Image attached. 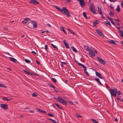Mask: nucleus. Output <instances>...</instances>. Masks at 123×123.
Instances as JSON below:
<instances>
[{"mask_svg":"<svg viewBox=\"0 0 123 123\" xmlns=\"http://www.w3.org/2000/svg\"><path fill=\"white\" fill-rule=\"evenodd\" d=\"M54 7L57 9L59 11L65 14L67 17H69L70 16V15L68 10L66 9L65 7H63L62 9H61L60 8H59L57 6H54Z\"/></svg>","mask_w":123,"mask_h":123,"instance_id":"1","label":"nucleus"},{"mask_svg":"<svg viewBox=\"0 0 123 123\" xmlns=\"http://www.w3.org/2000/svg\"><path fill=\"white\" fill-rule=\"evenodd\" d=\"M113 88L114 89H109V90L110 91L111 97H112V96H113L115 97H116L117 95L116 93L117 92V89L115 87H114Z\"/></svg>","mask_w":123,"mask_h":123,"instance_id":"2","label":"nucleus"},{"mask_svg":"<svg viewBox=\"0 0 123 123\" xmlns=\"http://www.w3.org/2000/svg\"><path fill=\"white\" fill-rule=\"evenodd\" d=\"M90 11L94 14L96 13V11L94 4L93 3H92L90 6Z\"/></svg>","mask_w":123,"mask_h":123,"instance_id":"3","label":"nucleus"},{"mask_svg":"<svg viewBox=\"0 0 123 123\" xmlns=\"http://www.w3.org/2000/svg\"><path fill=\"white\" fill-rule=\"evenodd\" d=\"M96 31L97 32L98 35L102 37H105L103 33L101 32L99 30L97 29L96 30Z\"/></svg>","mask_w":123,"mask_h":123,"instance_id":"4","label":"nucleus"},{"mask_svg":"<svg viewBox=\"0 0 123 123\" xmlns=\"http://www.w3.org/2000/svg\"><path fill=\"white\" fill-rule=\"evenodd\" d=\"M59 102L65 105H67V102L65 100L63 99L62 98L60 100Z\"/></svg>","mask_w":123,"mask_h":123,"instance_id":"5","label":"nucleus"},{"mask_svg":"<svg viewBox=\"0 0 123 123\" xmlns=\"http://www.w3.org/2000/svg\"><path fill=\"white\" fill-rule=\"evenodd\" d=\"M29 3L34 5H36L39 4V2L36 0H31L29 2Z\"/></svg>","mask_w":123,"mask_h":123,"instance_id":"6","label":"nucleus"},{"mask_svg":"<svg viewBox=\"0 0 123 123\" xmlns=\"http://www.w3.org/2000/svg\"><path fill=\"white\" fill-rule=\"evenodd\" d=\"M98 59L99 60V62L102 64L105 65L106 63V62L105 60L102 59L100 57H97Z\"/></svg>","mask_w":123,"mask_h":123,"instance_id":"7","label":"nucleus"},{"mask_svg":"<svg viewBox=\"0 0 123 123\" xmlns=\"http://www.w3.org/2000/svg\"><path fill=\"white\" fill-rule=\"evenodd\" d=\"M0 106L3 108V110H7L8 109V108L7 105L6 104H0Z\"/></svg>","mask_w":123,"mask_h":123,"instance_id":"8","label":"nucleus"},{"mask_svg":"<svg viewBox=\"0 0 123 123\" xmlns=\"http://www.w3.org/2000/svg\"><path fill=\"white\" fill-rule=\"evenodd\" d=\"M78 0L79 2L80 5L81 7L84 6L85 5V3L84 0Z\"/></svg>","mask_w":123,"mask_h":123,"instance_id":"9","label":"nucleus"},{"mask_svg":"<svg viewBox=\"0 0 123 123\" xmlns=\"http://www.w3.org/2000/svg\"><path fill=\"white\" fill-rule=\"evenodd\" d=\"M95 74L97 76L101 79H104L105 78L104 77H102L100 74L98 72H95Z\"/></svg>","mask_w":123,"mask_h":123,"instance_id":"10","label":"nucleus"},{"mask_svg":"<svg viewBox=\"0 0 123 123\" xmlns=\"http://www.w3.org/2000/svg\"><path fill=\"white\" fill-rule=\"evenodd\" d=\"M81 65L82 66V67L84 68V71L85 74H86L87 76H89V75L86 71V67L84 65Z\"/></svg>","mask_w":123,"mask_h":123,"instance_id":"11","label":"nucleus"},{"mask_svg":"<svg viewBox=\"0 0 123 123\" xmlns=\"http://www.w3.org/2000/svg\"><path fill=\"white\" fill-rule=\"evenodd\" d=\"M97 7L98 9V13L101 14V15H103L100 6H98Z\"/></svg>","mask_w":123,"mask_h":123,"instance_id":"12","label":"nucleus"},{"mask_svg":"<svg viewBox=\"0 0 123 123\" xmlns=\"http://www.w3.org/2000/svg\"><path fill=\"white\" fill-rule=\"evenodd\" d=\"M63 42L66 47L67 49H69V45L66 42V40H64Z\"/></svg>","mask_w":123,"mask_h":123,"instance_id":"13","label":"nucleus"},{"mask_svg":"<svg viewBox=\"0 0 123 123\" xmlns=\"http://www.w3.org/2000/svg\"><path fill=\"white\" fill-rule=\"evenodd\" d=\"M31 23L33 25V27H34L35 28H36L37 26V25L36 22H34V21H33L31 22Z\"/></svg>","mask_w":123,"mask_h":123,"instance_id":"14","label":"nucleus"},{"mask_svg":"<svg viewBox=\"0 0 123 123\" xmlns=\"http://www.w3.org/2000/svg\"><path fill=\"white\" fill-rule=\"evenodd\" d=\"M84 49L86 50H87L88 51H90L91 50V49L88 46H84Z\"/></svg>","mask_w":123,"mask_h":123,"instance_id":"15","label":"nucleus"},{"mask_svg":"<svg viewBox=\"0 0 123 123\" xmlns=\"http://www.w3.org/2000/svg\"><path fill=\"white\" fill-rule=\"evenodd\" d=\"M95 80L98 82L100 85H103L102 84V83L99 80V79L98 78H96L94 79Z\"/></svg>","mask_w":123,"mask_h":123,"instance_id":"16","label":"nucleus"},{"mask_svg":"<svg viewBox=\"0 0 123 123\" xmlns=\"http://www.w3.org/2000/svg\"><path fill=\"white\" fill-rule=\"evenodd\" d=\"M9 58L11 60L12 62L15 63H16L17 62H16L15 61H17L15 59V58H13L12 57H10Z\"/></svg>","mask_w":123,"mask_h":123,"instance_id":"17","label":"nucleus"},{"mask_svg":"<svg viewBox=\"0 0 123 123\" xmlns=\"http://www.w3.org/2000/svg\"><path fill=\"white\" fill-rule=\"evenodd\" d=\"M89 52V54H90L92 56L94 57L95 55V54L93 53L92 51H90Z\"/></svg>","mask_w":123,"mask_h":123,"instance_id":"18","label":"nucleus"},{"mask_svg":"<svg viewBox=\"0 0 123 123\" xmlns=\"http://www.w3.org/2000/svg\"><path fill=\"white\" fill-rule=\"evenodd\" d=\"M109 43L113 44L115 45H116V43L114 42V41L112 40H111L110 41H108Z\"/></svg>","mask_w":123,"mask_h":123,"instance_id":"19","label":"nucleus"},{"mask_svg":"<svg viewBox=\"0 0 123 123\" xmlns=\"http://www.w3.org/2000/svg\"><path fill=\"white\" fill-rule=\"evenodd\" d=\"M2 98L4 100L9 101L11 100L10 98H7V97H3Z\"/></svg>","mask_w":123,"mask_h":123,"instance_id":"20","label":"nucleus"},{"mask_svg":"<svg viewBox=\"0 0 123 123\" xmlns=\"http://www.w3.org/2000/svg\"><path fill=\"white\" fill-rule=\"evenodd\" d=\"M116 10L118 12H120V7L119 5H118L117 6V8L116 9Z\"/></svg>","mask_w":123,"mask_h":123,"instance_id":"21","label":"nucleus"},{"mask_svg":"<svg viewBox=\"0 0 123 123\" xmlns=\"http://www.w3.org/2000/svg\"><path fill=\"white\" fill-rule=\"evenodd\" d=\"M73 51L75 53H77L78 52V51L74 47H72L71 48Z\"/></svg>","mask_w":123,"mask_h":123,"instance_id":"22","label":"nucleus"},{"mask_svg":"<svg viewBox=\"0 0 123 123\" xmlns=\"http://www.w3.org/2000/svg\"><path fill=\"white\" fill-rule=\"evenodd\" d=\"M25 72V73L26 74H27L29 75H32L33 74H31L28 71L25 70H23Z\"/></svg>","mask_w":123,"mask_h":123,"instance_id":"23","label":"nucleus"},{"mask_svg":"<svg viewBox=\"0 0 123 123\" xmlns=\"http://www.w3.org/2000/svg\"><path fill=\"white\" fill-rule=\"evenodd\" d=\"M49 86L50 87L53 88L54 89H55L56 88L55 87L53 86L52 84H49Z\"/></svg>","mask_w":123,"mask_h":123,"instance_id":"24","label":"nucleus"},{"mask_svg":"<svg viewBox=\"0 0 123 123\" xmlns=\"http://www.w3.org/2000/svg\"><path fill=\"white\" fill-rule=\"evenodd\" d=\"M51 45L52 47H53L54 48H55L56 49H57V50H58V49L57 47L56 46L54 45L53 44L51 43Z\"/></svg>","mask_w":123,"mask_h":123,"instance_id":"25","label":"nucleus"},{"mask_svg":"<svg viewBox=\"0 0 123 123\" xmlns=\"http://www.w3.org/2000/svg\"><path fill=\"white\" fill-rule=\"evenodd\" d=\"M119 31V32L121 33L120 34V35L123 37V31H122L120 30Z\"/></svg>","mask_w":123,"mask_h":123,"instance_id":"26","label":"nucleus"},{"mask_svg":"<svg viewBox=\"0 0 123 123\" xmlns=\"http://www.w3.org/2000/svg\"><path fill=\"white\" fill-rule=\"evenodd\" d=\"M48 119L54 123H57L54 120L50 118H48Z\"/></svg>","mask_w":123,"mask_h":123,"instance_id":"27","label":"nucleus"},{"mask_svg":"<svg viewBox=\"0 0 123 123\" xmlns=\"http://www.w3.org/2000/svg\"><path fill=\"white\" fill-rule=\"evenodd\" d=\"M74 62H75V63H78V65H80V66H81V67H82V66L81 65H84L83 64H82L80 63H79V62H78L77 61H76V60H74Z\"/></svg>","mask_w":123,"mask_h":123,"instance_id":"28","label":"nucleus"},{"mask_svg":"<svg viewBox=\"0 0 123 123\" xmlns=\"http://www.w3.org/2000/svg\"><path fill=\"white\" fill-rule=\"evenodd\" d=\"M47 115L51 117H54V115L53 114H51V113H49L47 114Z\"/></svg>","mask_w":123,"mask_h":123,"instance_id":"29","label":"nucleus"},{"mask_svg":"<svg viewBox=\"0 0 123 123\" xmlns=\"http://www.w3.org/2000/svg\"><path fill=\"white\" fill-rule=\"evenodd\" d=\"M51 80L54 83H56V79L54 78H52L51 79Z\"/></svg>","mask_w":123,"mask_h":123,"instance_id":"30","label":"nucleus"},{"mask_svg":"<svg viewBox=\"0 0 123 123\" xmlns=\"http://www.w3.org/2000/svg\"><path fill=\"white\" fill-rule=\"evenodd\" d=\"M61 30L62 31H63L66 34H67V32H66V31L64 30V29L63 27H62V28H61Z\"/></svg>","mask_w":123,"mask_h":123,"instance_id":"31","label":"nucleus"},{"mask_svg":"<svg viewBox=\"0 0 123 123\" xmlns=\"http://www.w3.org/2000/svg\"><path fill=\"white\" fill-rule=\"evenodd\" d=\"M75 116L76 117H77L78 118H79V117H82L81 116H80V115H79V114L76 113L75 114Z\"/></svg>","mask_w":123,"mask_h":123,"instance_id":"32","label":"nucleus"},{"mask_svg":"<svg viewBox=\"0 0 123 123\" xmlns=\"http://www.w3.org/2000/svg\"><path fill=\"white\" fill-rule=\"evenodd\" d=\"M68 29L69 30V31L71 33H72L74 35H76V34L75 32L73 31H71V30H70L69 29Z\"/></svg>","mask_w":123,"mask_h":123,"instance_id":"33","label":"nucleus"},{"mask_svg":"<svg viewBox=\"0 0 123 123\" xmlns=\"http://www.w3.org/2000/svg\"><path fill=\"white\" fill-rule=\"evenodd\" d=\"M105 23L106 24H108V25H109L110 26H111V25L110 24V22L108 20H106L105 22Z\"/></svg>","mask_w":123,"mask_h":123,"instance_id":"34","label":"nucleus"},{"mask_svg":"<svg viewBox=\"0 0 123 123\" xmlns=\"http://www.w3.org/2000/svg\"><path fill=\"white\" fill-rule=\"evenodd\" d=\"M91 120L93 122L95 123H99L97 121L94 119H91Z\"/></svg>","mask_w":123,"mask_h":123,"instance_id":"35","label":"nucleus"},{"mask_svg":"<svg viewBox=\"0 0 123 123\" xmlns=\"http://www.w3.org/2000/svg\"><path fill=\"white\" fill-rule=\"evenodd\" d=\"M55 105H56V106L59 109H61V110H62V108L61 107H60L59 106V105H58L57 104H55Z\"/></svg>","mask_w":123,"mask_h":123,"instance_id":"36","label":"nucleus"},{"mask_svg":"<svg viewBox=\"0 0 123 123\" xmlns=\"http://www.w3.org/2000/svg\"><path fill=\"white\" fill-rule=\"evenodd\" d=\"M83 15L84 17L86 19H87V17L86 13L85 12H83Z\"/></svg>","mask_w":123,"mask_h":123,"instance_id":"37","label":"nucleus"},{"mask_svg":"<svg viewBox=\"0 0 123 123\" xmlns=\"http://www.w3.org/2000/svg\"><path fill=\"white\" fill-rule=\"evenodd\" d=\"M25 61L26 63H29L31 62V61L30 60L27 59H25Z\"/></svg>","mask_w":123,"mask_h":123,"instance_id":"38","label":"nucleus"},{"mask_svg":"<svg viewBox=\"0 0 123 123\" xmlns=\"http://www.w3.org/2000/svg\"><path fill=\"white\" fill-rule=\"evenodd\" d=\"M32 96L33 97H36L37 96V94L36 93H35V92L33 93L32 94Z\"/></svg>","mask_w":123,"mask_h":123,"instance_id":"39","label":"nucleus"},{"mask_svg":"<svg viewBox=\"0 0 123 123\" xmlns=\"http://www.w3.org/2000/svg\"><path fill=\"white\" fill-rule=\"evenodd\" d=\"M109 15L111 16L112 15V16H114V13L113 12H112L111 11H110Z\"/></svg>","mask_w":123,"mask_h":123,"instance_id":"40","label":"nucleus"},{"mask_svg":"<svg viewBox=\"0 0 123 123\" xmlns=\"http://www.w3.org/2000/svg\"><path fill=\"white\" fill-rule=\"evenodd\" d=\"M98 20H95L93 23V24H97L98 23Z\"/></svg>","mask_w":123,"mask_h":123,"instance_id":"41","label":"nucleus"},{"mask_svg":"<svg viewBox=\"0 0 123 123\" xmlns=\"http://www.w3.org/2000/svg\"><path fill=\"white\" fill-rule=\"evenodd\" d=\"M26 19H25L24 20L23 22V24H25L27 23Z\"/></svg>","mask_w":123,"mask_h":123,"instance_id":"42","label":"nucleus"},{"mask_svg":"<svg viewBox=\"0 0 123 123\" xmlns=\"http://www.w3.org/2000/svg\"><path fill=\"white\" fill-rule=\"evenodd\" d=\"M117 29H119L120 30H122V28L120 26H119V27H117Z\"/></svg>","mask_w":123,"mask_h":123,"instance_id":"43","label":"nucleus"},{"mask_svg":"<svg viewBox=\"0 0 123 123\" xmlns=\"http://www.w3.org/2000/svg\"><path fill=\"white\" fill-rule=\"evenodd\" d=\"M116 93L118 95H120L121 94L119 91L118 92L117 91V93Z\"/></svg>","mask_w":123,"mask_h":123,"instance_id":"44","label":"nucleus"},{"mask_svg":"<svg viewBox=\"0 0 123 123\" xmlns=\"http://www.w3.org/2000/svg\"><path fill=\"white\" fill-rule=\"evenodd\" d=\"M54 99H55L57 101L59 102H60V100L58 99V98H54Z\"/></svg>","mask_w":123,"mask_h":123,"instance_id":"45","label":"nucleus"},{"mask_svg":"<svg viewBox=\"0 0 123 123\" xmlns=\"http://www.w3.org/2000/svg\"><path fill=\"white\" fill-rule=\"evenodd\" d=\"M111 2H115L117 1V0H109Z\"/></svg>","mask_w":123,"mask_h":123,"instance_id":"46","label":"nucleus"},{"mask_svg":"<svg viewBox=\"0 0 123 123\" xmlns=\"http://www.w3.org/2000/svg\"><path fill=\"white\" fill-rule=\"evenodd\" d=\"M0 87H6L5 86H3V84L0 83Z\"/></svg>","mask_w":123,"mask_h":123,"instance_id":"47","label":"nucleus"},{"mask_svg":"<svg viewBox=\"0 0 123 123\" xmlns=\"http://www.w3.org/2000/svg\"><path fill=\"white\" fill-rule=\"evenodd\" d=\"M37 110L39 111V112H41V113H42V111H43V110H40V109H37Z\"/></svg>","mask_w":123,"mask_h":123,"instance_id":"48","label":"nucleus"},{"mask_svg":"<svg viewBox=\"0 0 123 123\" xmlns=\"http://www.w3.org/2000/svg\"><path fill=\"white\" fill-rule=\"evenodd\" d=\"M36 62L37 63L38 65H40V63L37 60H36Z\"/></svg>","mask_w":123,"mask_h":123,"instance_id":"49","label":"nucleus"},{"mask_svg":"<svg viewBox=\"0 0 123 123\" xmlns=\"http://www.w3.org/2000/svg\"><path fill=\"white\" fill-rule=\"evenodd\" d=\"M45 49L46 50H47V49H48V48L47 47V46L46 45H45Z\"/></svg>","mask_w":123,"mask_h":123,"instance_id":"50","label":"nucleus"},{"mask_svg":"<svg viewBox=\"0 0 123 123\" xmlns=\"http://www.w3.org/2000/svg\"><path fill=\"white\" fill-rule=\"evenodd\" d=\"M111 23L113 25H115V24L113 22V20H111Z\"/></svg>","mask_w":123,"mask_h":123,"instance_id":"51","label":"nucleus"},{"mask_svg":"<svg viewBox=\"0 0 123 123\" xmlns=\"http://www.w3.org/2000/svg\"><path fill=\"white\" fill-rule=\"evenodd\" d=\"M114 121H116L117 122H118V120H117V118H114Z\"/></svg>","mask_w":123,"mask_h":123,"instance_id":"52","label":"nucleus"},{"mask_svg":"<svg viewBox=\"0 0 123 123\" xmlns=\"http://www.w3.org/2000/svg\"><path fill=\"white\" fill-rule=\"evenodd\" d=\"M107 17L111 21V20H112V19L110 17H107Z\"/></svg>","mask_w":123,"mask_h":123,"instance_id":"53","label":"nucleus"},{"mask_svg":"<svg viewBox=\"0 0 123 123\" xmlns=\"http://www.w3.org/2000/svg\"><path fill=\"white\" fill-rule=\"evenodd\" d=\"M31 53H32L33 54H36V53L34 51H32V52H31Z\"/></svg>","mask_w":123,"mask_h":123,"instance_id":"54","label":"nucleus"},{"mask_svg":"<svg viewBox=\"0 0 123 123\" xmlns=\"http://www.w3.org/2000/svg\"><path fill=\"white\" fill-rule=\"evenodd\" d=\"M121 5L122 6H123V0H122L121 3Z\"/></svg>","mask_w":123,"mask_h":123,"instance_id":"55","label":"nucleus"},{"mask_svg":"<svg viewBox=\"0 0 123 123\" xmlns=\"http://www.w3.org/2000/svg\"><path fill=\"white\" fill-rule=\"evenodd\" d=\"M29 111L31 113H34V111H33L31 110H29Z\"/></svg>","mask_w":123,"mask_h":123,"instance_id":"56","label":"nucleus"},{"mask_svg":"<svg viewBox=\"0 0 123 123\" xmlns=\"http://www.w3.org/2000/svg\"><path fill=\"white\" fill-rule=\"evenodd\" d=\"M62 98V97L60 96H58V99L60 100L61 98Z\"/></svg>","mask_w":123,"mask_h":123,"instance_id":"57","label":"nucleus"},{"mask_svg":"<svg viewBox=\"0 0 123 123\" xmlns=\"http://www.w3.org/2000/svg\"><path fill=\"white\" fill-rule=\"evenodd\" d=\"M42 113H43L44 114H45L46 113V112L45 111H42Z\"/></svg>","mask_w":123,"mask_h":123,"instance_id":"58","label":"nucleus"},{"mask_svg":"<svg viewBox=\"0 0 123 123\" xmlns=\"http://www.w3.org/2000/svg\"><path fill=\"white\" fill-rule=\"evenodd\" d=\"M116 22H119V20L118 19H116Z\"/></svg>","mask_w":123,"mask_h":123,"instance_id":"59","label":"nucleus"},{"mask_svg":"<svg viewBox=\"0 0 123 123\" xmlns=\"http://www.w3.org/2000/svg\"><path fill=\"white\" fill-rule=\"evenodd\" d=\"M47 25L49 27H50L51 26V25L49 24H48Z\"/></svg>","mask_w":123,"mask_h":123,"instance_id":"60","label":"nucleus"},{"mask_svg":"<svg viewBox=\"0 0 123 123\" xmlns=\"http://www.w3.org/2000/svg\"><path fill=\"white\" fill-rule=\"evenodd\" d=\"M68 1L67 2L68 3L69 2H71V0H67Z\"/></svg>","mask_w":123,"mask_h":123,"instance_id":"61","label":"nucleus"},{"mask_svg":"<svg viewBox=\"0 0 123 123\" xmlns=\"http://www.w3.org/2000/svg\"><path fill=\"white\" fill-rule=\"evenodd\" d=\"M119 96H118V98H117V100H120L121 99H120V98H119Z\"/></svg>","mask_w":123,"mask_h":123,"instance_id":"62","label":"nucleus"},{"mask_svg":"<svg viewBox=\"0 0 123 123\" xmlns=\"http://www.w3.org/2000/svg\"><path fill=\"white\" fill-rule=\"evenodd\" d=\"M30 109V108L29 107H27V108H25L24 109V110H25L26 109Z\"/></svg>","mask_w":123,"mask_h":123,"instance_id":"63","label":"nucleus"},{"mask_svg":"<svg viewBox=\"0 0 123 123\" xmlns=\"http://www.w3.org/2000/svg\"><path fill=\"white\" fill-rule=\"evenodd\" d=\"M69 102H70V103L71 104V105H74V104H73V103L72 102H71V101H70Z\"/></svg>","mask_w":123,"mask_h":123,"instance_id":"64","label":"nucleus"}]
</instances>
